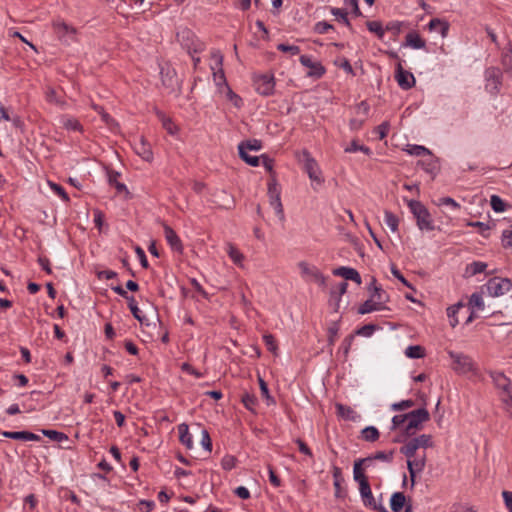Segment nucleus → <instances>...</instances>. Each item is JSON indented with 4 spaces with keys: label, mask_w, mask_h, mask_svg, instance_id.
Returning a JSON list of instances; mask_svg holds the SVG:
<instances>
[{
    "label": "nucleus",
    "mask_w": 512,
    "mask_h": 512,
    "mask_svg": "<svg viewBox=\"0 0 512 512\" xmlns=\"http://www.w3.org/2000/svg\"><path fill=\"white\" fill-rule=\"evenodd\" d=\"M418 449L419 448L415 438H412L400 448V452L404 454L408 459H411L415 456Z\"/></svg>",
    "instance_id": "72a5a7b5"
},
{
    "label": "nucleus",
    "mask_w": 512,
    "mask_h": 512,
    "mask_svg": "<svg viewBox=\"0 0 512 512\" xmlns=\"http://www.w3.org/2000/svg\"><path fill=\"white\" fill-rule=\"evenodd\" d=\"M267 196L269 199V204L275 210L276 215L281 221H284L285 214L281 202V186L277 181V177L273 176L269 178L267 183Z\"/></svg>",
    "instance_id": "f03ea898"
},
{
    "label": "nucleus",
    "mask_w": 512,
    "mask_h": 512,
    "mask_svg": "<svg viewBox=\"0 0 512 512\" xmlns=\"http://www.w3.org/2000/svg\"><path fill=\"white\" fill-rule=\"evenodd\" d=\"M406 504V496L403 492H395L390 498V508L393 512H400Z\"/></svg>",
    "instance_id": "c85d7f7f"
},
{
    "label": "nucleus",
    "mask_w": 512,
    "mask_h": 512,
    "mask_svg": "<svg viewBox=\"0 0 512 512\" xmlns=\"http://www.w3.org/2000/svg\"><path fill=\"white\" fill-rule=\"evenodd\" d=\"M428 29L431 32H437L442 38L446 37L449 31V23L439 18H433L428 24Z\"/></svg>",
    "instance_id": "4be33fe9"
},
{
    "label": "nucleus",
    "mask_w": 512,
    "mask_h": 512,
    "mask_svg": "<svg viewBox=\"0 0 512 512\" xmlns=\"http://www.w3.org/2000/svg\"><path fill=\"white\" fill-rule=\"evenodd\" d=\"M394 451L391 450L389 452L384 451H378L373 456H369L368 458L371 459V462L373 460H381L386 462H391L393 460Z\"/></svg>",
    "instance_id": "4d7b16f0"
},
{
    "label": "nucleus",
    "mask_w": 512,
    "mask_h": 512,
    "mask_svg": "<svg viewBox=\"0 0 512 512\" xmlns=\"http://www.w3.org/2000/svg\"><path fill=\"white\" fill-rule=\"evenodd\" d=\"M487 263L481 261H474L467 265L466 274L469 276H474L476 274L482 273L486 270Z\"/></svg>",
    "instance_id": "e433bc0d"
},
{
    "label": "nucleus",
    "mask_w": 512,
    "mask_h": 512,
    "mask_svg": "<svg viewBox=\"0 0 512 512\" xmlns=\"http://www.w3.org/2000/svg\"><path fill=\"white\" fill-rule=\"evenodd\" d=\"M448 355L452 360V369L457 374L463 375L475 370V363L470 356L454 351H448Z\"/></svg>",
    "instance_id": "7ed1b4c3"
},
{
    "label": "nucleus",
    "mask_w": 512,
    "mask_h": 512,
    "mask_svg": "<svg viewBox=\"0 0 512 512\" xmlns=\"http://www.w3.org/2000/svg\"><path fill=\"white\" fill-rule=\"evenodd\" d=\"M305 76L313 79L321 78L325 72V66H306Z\"/></svg>",
    "instance_id": "79ce46f5"
},
{
    "label": "nucleus",
    "mask_w": 512,
    "mask_h": 512,
    "mask_svg": "<svg viewBox=\"0 0 512 512\" xmlns=\"http://www.w3.org/2000/svg\"><path fill=\"white\" fill-rule=\"evenodd\" d=\"M48 184H49L51 190L55 194L60 196L63 201H65V202L69 201V197L62 186H60L59 184H56L54 182H48Z\"/></svg>",
    "instance_id": "0e129e2a"
},
{
    "label": "nucleus",
    "mask_w": 512,
    "mask_h": 512,
    "mask_svg": "<svg viewBox=\"0 0 512 512\" xmlns=\"http://www.w3.org/2000/svg\"><path fill=\"white\" fill-rule=\"evenodd\" d=\"M418 448H431L434 446L432 436L430 434H421L415 437Z\"/></svg>",
    "instance_id": "8fccbe9b"
},
{
    "label": "nucleus",
    "mask_w": 512,
    "mask_h": 512,
    "mask_svg": "<svg viewBox=\"0 0 512 512\" xmlns=\"http://www.w3.org/2000/svg\"><path fill=\"white\" fill-rule=\"evenodd\" d=\"M241 401L248 410H250L252 413L255 412L256 399L253 393L244 392L241 396Z\"/></svg>",
    "instance_id": "a18cd8bd"
},
{
    "label": "nucleus",
    "mask_w": 512,
    "mask_h": 512,
    "mask_svg": "<svg viewBox=\"0 0 512 512\" xmlns=\"http://www.w3.org/2000/svg\"><path fill=\"white\" fill-rule=\"evenodd\" d=\"M463 307L462 303H457L447 308V316L450 319V325L454 328L458 324V319L456 318V314L459 309Z\"/></svg>",
    "instance_id": "49530a36"
},
{
    "label": "nucleus",
    "mask_w": 512,
    "mask_h": 512,
    "mask_svg": "<svg viewBox=\"0 0 512 512\" xmlns=\"http://www.w3.org/2000/svg\"><path fill=\"white\" fill-rule=\"evenodd\" d=\"M134 151L147 162H151L153 160L151 145L143 137H141L139 141L135 143Z\"/></svg>",
    "instance_id": "2eb2a0df"
},
{
    "label": "nucleus",
    "mask_w": 512,
    "mask_h": 512,
    "mask_svg": "<svg viewBox=\"0 0 512 512\" xmlns=\"http://www.w3.org/2000/svg\"><path fill=\"white\" fill-rule=\"evenodd\" d=\"M303 169L308 174L311 181L316 182L319 185L324 182V178L321 175V170L315 158L310 160Z\"/></svg>",
    "instance_id": "6ab92c4d"
},
{
    "label": "nucleus",
    "mask_w": 512,
    "mask_h": 512,
    "mask_svg": "<svg viewBox=\"0 0 512 512\" xmlns=\"http://www.w3.org/2000/svg\"><path fill=\"white\" fill-rule=\"evenodd\" d=\"M405 43L413 49H422L425 47V40L422 39L416 31L407 33L405 36Z\"/></svg>",
    "instance_id": "bb28decb"
},
{
    "label": "nucleus",
    "mask_w": 512,
    "mask_h": 512,
    "mask_svg": "<svg viewBox=\"0 0 512 512\" xmlns=\"http://www.w3.org/2000/svg\"><path fill=\"white\" fill-rule=\"evenodd\" d=\"M294 156L298 162L304 168L307 163L310 162V160H313L314 157L311 155V153L307 149H303L300 151H295Z\"/></svg>",
    "instance_id": "37998d69"
},
{
    "label": "nucleus",
    "mask_w": 512,
    "mask_h": 512,
    "mask_svg": "<svg viewBox=\"0 0 512 512\" xmlns=\"http://www.w3.org/2000/svg\"><path fill=\"white\" fill-rule=\"evenodd\" d=\"M485 76L487 79L486 87L489 88L491 92L497 91L498 86L501 83L500 82V77H501L500 69L495 66L489 67L485 72Z\"/></svg>",
    "instance_id": "ddd939ff"
},
{
    "label": "nucleus",
    "mask_w": 512,
    "mask_h": 512,
    "mask_svg": "<svg viewBox=\"0 0 512 512\" xmlns=\"http://www.w3.org/2000/svg\"><path fill=\"white\" fill-rule=\"evenodd\" d=\"M469 305H471L474 308H477L478 310H483L484 301L482 295L479 293H473L469 299Z\"/></svg>",
    "instance_id": "680f3d73"
},
{
    "label": "nucleus",
    "mask_w": 512,
    "mask_h": 512,
    "mask_svg": "<svg viewBox=\"0 0 512 512\" xmlns=\"http://www.w3.org/2000/svg\"><path fill=\"white\" fill-rule=\"evenodd\" d=\"M333 274L335 276H341L345 280H351L356 282L358 285L361 284V276L359 272L351 267L341 266L333 270Z\"/></svg>",
    "instance_id": "dca6fc26"
},
{
    "label": "nucleus",
    "mask_w": 512,
    "mask_h": 512,
    "mask_svg": "<svg viewBox=\"0 0 512 512\" xmlns=\"http://www.w3.org/2000/svg\"><path fill=\"white\" fill-rule=\"evenodd\" d=\"M425 464H426V456L425 455H423L421 458L414 459V460L408 459L407 467H408V471L410 474L412 486L415 484L416 472L423 471V469L425 468Z\"/></svg>",
    "instance_id": "aec40b11"
},
{
    "label": "nucleus",
    "mask_w": 512,
    "mask_h": 512,
    "mask_svg": "<svg viewBox=\"0 0 512 512\" xmlns=\"http://www.w3.org/2000/svg\"><path fill=\"white\" fill-rule=\"evenodd\" d=\"M160 74L163 77L164 85L174 87L178 83V79L172 66H162Z\"/></svg>",
    "instance_id": "b1692460"
},
{
    "label": "nucleus",
    "mask_w": 512,
    "mask_h": 512,
    "mask_svg": "<svg viewBox=\"0 0 512 512\" xmlns=\"http://www.w3.org/2000/svg\"><path fill=\"white\" fill-rule=\"evenodd\" d=\"M357 151H361L366 155L371 154V150L369 147H367L365 145H360V144H358L357 141H352L351 144L347 148H345V152H347V153H353V152H357Z\"/></svg>",
    "instance_id": "5fc2aeb1"
},
{
    "label": "nucleus",
    "mask_w": 512,
    "mask_h": 512,
    "mask_svg": "<svg viewBox=\"0 0 512 512\" xmlns=\"http://www.w3.org/2000/svg\"><path fill=\"white\" fill-rule=\"evenodd\" d=\"M339 332L338 322H333L328 328V345H334Z\"/></svg>",
    "instance_id": "13d9d810"
},
{
    "label": "nucleus",
    "mask_w": 512,
    "mask_h": 512,
    "mask_svg": "<svg viewBox=\"0 0 512 512\" xmlns=\"http://www.w3.org/2000/svg\"><path fill=\"white\" fill-rule=\"evenodd\" d=\"M501 401L504 404L506 412L512 418V391L501 394Z\"/></svg>",
    "instance_id": "69168bd1"
},
{
    "label": "nucleus",
    "mask_w": 512,
    "mask_h": 512,
    "mask_svg": "<svg viewBox=\"0 0 512 512\" xmlns=\"http://www.w3.org/2000/svg\"><path fill=\"white\" fill-rule=\"evenodd\" d=\"M42 433L51 440L62 442L67 439V436L56 430H42Z\"/></svg>",
    "instance_id": "bf43d9fd"
},
{
    "label": "nucleus",
    "mask_w": 512,
    "mask_h": 512,
    "mask_svg": "<svg viewBox=\"0 0 512 512\" xmlns=\"http://www.w3.org/2000/svg\"><path fill=\"white\" fill-rule=\"evenodd\" d=\"M384 220L386 225L391 229L392 232L398 231L399 219L394 213L386 210L384 212Z\"/></svg>",
    "instance_id": "ea45409f"
},
{
    "label": "nucleus",
    "mask_w": 512,
    "mask_h": 512,
    "mask_svg": "<svg viewBox=\"0 0 512 512\" xmlns=\"http://www.w3.org/2000/svg\"><path fill=\"white\" fill-rule=\"evenodd\" d=\"M263 341H264L265 346L271 353H273V354L277 353L278 344H277L275 337L272 334H268V333L264 334Z\"/></svg>",
    "instance_id": "603ef678"
},
{
    "label": "nucleus",
    "mask_w": 512,
    "mask_h": 512,
    "mask_svg": "<svg viewBox=\"0 0 512 512\" xmlns=\"http://www.w3.org/2000/svg\"><path fill=\"white\" fill-rule=\"evenodd\" d=\"M489 375L492 378L495 387L502 391L501 394L512 391L511 380L503 372L490 371Z\"/></svg>",
    "instance_id": "f8f14e48"
},
{
    "label": "nucleus",
    "mask_w": 512,
    "mask_h": 512,
    "mask_svg": "<svg viewBox=\"0 0 512 512\" xmlns=\"http://www.w3.org/2000/svg\"><path fill=\"white\" fill-rule=\"evenodd\" d=\"M384 308L385 306L379 305V302L370 297V299L366 300L363 304L360 305L358 313L364 315L373 311L382 310Z\"/></svg>",
    "instance_id": "2f4dec72"
},
{
    "label": "nucleus",
    "mask_w": 512,
    "mask_h": 512,
    "mask_svg": "<svg viewBox=\"0 0 512 512\" xmlns=\"http://www.w3.org/2000/svg\"><path fill=\"white\" fill-rule=\"evenodd\" d=\"M347 287H348V284L347 282L343 281L341 282L337 289H332L331 290V297L332 298H335L337 303L340 301V297L346 293L347 291Z\"/></svg>",
    "instance_id": "e2e57ef3"
},
{
    "label": "nucleus",
    "mask_w": 512,
    "mask_h": 512,
    "mask_svg": "<svg viewBox=\"0 0 512 512\" xmlns=\"http://www.w3.org/2000/svg\"><path fill=\"white\" fill-rule=\"evenodd\" d=\"M405 355L411 359H420L425 356V349L420 345H411L406 348Z\"/></svg>",
    "instance_id": "f704fd0d"
},
{
    "label": "nucleus",
    "mask_w": 512,
    "mask_h": 512,
    "mask_svg": "<svg viewBox=\"0 0 512 512\" xmlns=\"http://www.w3.org/2000/svg\"><path fill=\"white\" fill-rule=\"evenodd\" d=\"M260 161L267 172H269V175L271 177H276V172L274 171V160L270 158L267 154H262L258 156V165L260 164Z\"/></svg>",
    "instance_id": "4c0bfd02"
},
{
    "label": "nucleus",
    "mask_w": 512,
    "mask_h": 512,
    "mask_svg": "<svg viewBox=\"0 0 512 512\" xmlns=\"http://www.w3.org/2000/svg\"><path fill=\"white\" fill-rule=\"evenodd\" d=\"M156 115L158 119L161 121L163 128L171 135H175L178 132V127L174 124L172 119L168 117L165 113L161 111H157Z\"/></svg>",
    "instance_id": "c756f323"
},
{
    "label": "nucleus",
    "mask_w": 512,
    "mask_h": 512,
    "mask_svg": "<svg viewBox=\"0 0 512 512\" xmlns=\"http://www.w3.org/2000/svg\"><path fill=\"white\" fill-rule=\"evenodd\" d=\"M370 297L379 302L381 306H384V304L389 301V296L382 287H374V291L370 293Z\"/></svg>",
    "instance_id": "58836bf2"
},
{
    "label": "nucleus",
    "mask_w": 512,
    "mask_h": 512,
    "mask_svg": "<svg viewBox=\"0 0 512 512\" xmlns=\"http://www.w3.org/2000/svg\"><path fill=\"white\" fill-rule=\"evenodd\" d=\"M213 70V80L217 87V91L219 94L224 93V86H229L226 82V78L221 66L212 67Z\"/></svg>",
    "instance_id": "393cba45"
},
{
    "label": "nucleus",
    "mask_w": 512,
    "mask_h": 512,
    "mask_svg": "<svg viewBox=\"0 0 512 512\" xmlns=\"http://www.w3.org/2000/svg\"><path fill=\"white\" fill-rule=\"evenodd\" d=\"M239 157L252 167H256V140H247L238 145Z\"/></svg>",
    "instance_id": "0eeeda50"
},
{
    "label": "nucleus",
    "mask_w": 512,
    "mask_h": 512,
    "mask_svg": "<svg viewBox=\"0 0 512 512\" xmlns=\"http://www.w3.org/2000/svg\"><path fill=\"white\" fill-rule=\"evenodd\" d=\"M227 253L229 255V257L232 259V261L237 264V265H241V262H242V254L236 249V247H234L232 244H228L227 245Z\"/></svg>",
    "instance_id": "6e6d98bb"
},
{
    "label": "nucleus",
    "mask_w": 512,
    "mask_h": 512,
    "mask_svg": "<svg viewBox=\"0 0 512 512\" xmlns=\"http://www.w3.org/2000/svg\"><path fill=\"white\" fill-rule=\"evenodd\" d=\"M332 474L334 478V488H335V497L343 498L346 495V492L342 489V482L344 481L342 476L341 468L337 466H333Z\"/></svg>",
    "instance_id": "5701e85b"
},
{
    "label": "nucleus",
    "mask_w": 512,
    "mask_h": 512,
    "mask_svg": "<svg viewBox=\"0 0 512 512\" xmlns=\"http://www.w3.org/2000/svg\"><path fill=\"white\" fill-rule=\"evenodd\" d=\"M274 76L273 75H262L258 77V93L268 96L274 91Z\"/></svg>",
    "instance_id": "a211bd4d"
},
{
    "label": "nucleus",
    "mask_w": 512,
    "mask_h": 512,
    "mask_svg": "<svg viewBox=\"0 0 512 512\" xmlns=\"http://www.w3.org/2000/svg\"><path fill=\"white\" fill-rule=\"evenodd\" d=\"M362 438L367 442H375L379 439V431L374 426H367L362 431Z\"/></svg>",
    "instance_id": "c9c22d12"
},
{
    "label": "nucleus",
    "mask_w": 512,
    "mask_h": 512,
    "mask_svg": "<svg viewBox=\"0 0 512 512\" xmlns=\"http://www.w3.org/2000/svg\"><path fill=\"white\" fill-rule=\"evenodd\" d=\"M118 177H119V174L118 173H109L108 175V180H109V183L111 185H114L116 190L119 192V193H128V190H127V187L125 184L123 183H120L118 181Z\"/></svg>",
    "instance_id": "de8ad7c7"
},
{
    "label": "nucleus",
    "mask_w": 512,
    "mask_h": 512,
    "mask_svg": "<svg viewBox=\"0 0 512 512\" xmlns=\"http://www.w3.org/2000/svg\"><path fill=\"white\" fill-rule=\"evenodd\" d=\"M221 95L225 96L226 99L229 100L234 107H241L242 99L237 94H235L229 86H224V93Z\"/></svg>",
    "instance_id": "a19ab883"
},
{
    "label": "nucleus",
    "mask_w": 512,
    "mask_h": 512,
    "mask_svg": "<svg viewBox=\"0 0 512 512\" xmlns=\"http://www.w3.org/2000/svg\"><path fill=\"white\" fill-rule=\"evenodd\" d=\"M179 440L188 449L193 447L192 435L189 432L188 426L184 423L178 426Z\"/></svg>",
    "instance_id": "7c9ffc66"
},
{
    "label": "nucleus",
    "mask_w": 512,
    "mask_h": 512,
    "mask_svg": "<svg viewBox=\"0 0 512 512\" xmlns=\"http://www.w3.org/2000/svg\"><path fill=\"white\" fill-rule=\"evenodd\" d=\"M485 286L490 296L499 297L512 289V281L509 278L493 277Z\"/></svg>",
    "instance_id": "39448f33"
},
{
    "label": "nucleus",
    "mask_w": 512,
    "mask_h": 512,
    "mask_svg": "<svg viewBox=\"0 0 512 512\" xmlns=\"http://www.w3.org/2000/svg\"><path fill=\"white\" fill-rule=\"evenodd\" d=\"M370 463H371L370 458H363V459H358L355 461L354 467H353V477H354V480L356 482H358L359 485L369 482L368 478L364 474L362 465L368 466Z\"/></svg>",
    "instance_id": "f3484780"
},
{
    "label": "nucleus",
    "mask_w": 512,
    "mask_h": 512,
    "mask_svg": "<svg viewBox=\"0 0 512 512\" xmlns=\"http://www.w3.org/2000/svg\"><path fill=\"white\" fill-rule=\"evenodd\" d=\"M54 31L57 37L66 44L76 40V29L65 22H55Z\"/></svg>",
    "instance_id": "1a4fd4ad"
},
{
    "label": "nucleus",
    "mask_w": 512,
    "mask_h": 512,
    "mask_svg": "<svg viewBox=\"0 0 512 512\" xmlns=\"http://www.w3.org/2000/svg\"><path fill=\"white\" fill-rule=\"evenodd\" d=\"M2 435L6 438L24 440V441H39V435L28 431H5Z\"/></svg>",
    "instance_id": "412c9836"
},
{
    "label": "nucleus",
    "mask_w": 512,
    "mask_h": 512,
    "mask_svg": "<svg viewBox=\"0 0 512 512\" xmlns=\"http://www.w3.org/2000/svg\"><path fill=\"white\" fill-rule=\"evenodd\" d=\"M155 502L152 500H140L137 504L139 512H152L155 509Z\"/></svg>",
    "instance_id": "052dcab7"
},
{
    "label": "nucleus",
    "mask_w": 512,
    "mask_h": 512,
    "mask_svg": "<svg viewBox=\"0 0 512 512\" xmlns=\"http://www.w3.org/2000/svg\"><path fill=\"white\" fill-rule=\"evenodd\" d=\"M298 267L302 277H304L306 280L314 281L319 286L326 287V277L316 266L310 265L305 261H301L298 263Z\"/></svg>",
    "instance_id": "423d86ee"
},
{
    "label": "nucleus",
    "mask_w": 512,
    "mask_h": 512,
    "mask_svg": "<svg viewBox=\"0 0 512 512\" xmlns=\"http://www.w3.org/2000/svg\"><path fill=\"white\" fill-rule=\"evenodd\" d=\"M430 419L429 412L426 408H419L408 413L407 425L405 427V434L411 436L415 430L421 428L422 423Z\"/></svg>",
    "instance_id": "20e7f679"
},
{
    "label": "nucleus",
    "mask_w": 512,
    "mask_h": 512,
    "mask_svg": "<svg viewBox=\"0 0 512 512\" xmlns=\"http://www.w3.org/2000/svg\"><path fill=\"white\" fill-rule=\"evenodd\" d=\"M258 386L260 389L261 397L263 400H265L266 405L268 407L275 406L276 400H275L274 396L271 395L267 383L259 375H258Z\"/></svg>",
    "instance_id": "a878e982"
},
{
    "label": "nucleus",
    "mask_w": 512,
    "mask_h": 512,
    "mask_svg": "<svg viewBox=\"0 0 512 512\" xmlns=\"http://www.w3.org/2000/svg\"><path fill=\"white\" fill-rule=\"evenodd\" d=\"M277 49L295 56L300 54V48L296 45L279 44Z\"/></svg>",
    "instance_id": "338daca9"
},
{
    "label": "nucleus",
    "mask_w": 512,
    "mask_h": 512,
    "mask_svg": "<svg viewBox=\"0 0 512 512\" xmlns=\"http://www.w3.org/2000/svg\"><path fill=\"white\" fill-rule=\"evenodd\" d=\"M490 205L492 209L498 213L506 210V203L498 195L491 196Z\"/></svg>",
    "instance_id": "864d4df0"
},
{
    "label": "nucleus",
    "mask_w": 512,
    "mask_h": 512,
    "mask_svg": "<svg viewBox=\"0 0 512 512\" xmlns=\"http://www.w3.org/2000/svg\"><path fill=\"white\" fill-rule=\"evenodd\" d=\"M408 207L416 219L417 226L420 230H434V223L428 209L417 200H409Z\"/></svg>",
    "instance_id": "f257e3e1"
},
{
    "label": "nucleus",
    "mask_w": 512,
    "mask_h": 512,
    "mask_svg": "<svg viewBox=\"0 0 512 512\" xmlns=\"http://www.w3.org/2000/svg\"><path fill=\"white\" fill-rule=\"evenodd\" d=\"M422 169L431 176L432 179L440 172V164L438 158L430 151V154L424 156L417 163Z\"/></svg>",
    "instance_id": "9d476101"
},
{
    "label": "nucleus",
    "mask_w": 512,
    "mask_h": 512,
    "mask_svg": "<svg viewBox=\"0 0 512 512\" xmlns=\"http://www.w3.org/2000/svg\"><path fill=\"white\" fill-rule=\"evenodd\" d=\"M60 124L68 131L82 132V125L74 117L68 115L61 116Z\"/></svg>",
    "instance_id": "cd10ccee"
},
{
    "label": "nucleus",
    "mask_w": 512,
    "mask_h": 512,
    "mask_svg": "<svg viewBox=\"0 0 512 512\" xmlns=\"http://www.w3.org/2000/svg\"><path fill=\"white\" fill-rule=\"evenodd\" d=\"M366 26L368 30L372 33H375L378 38H383L384 36V29L382 27V23L379 21H367Z\"/></svg>",
    "instance_id": "3c124183"
},
{
    "label": "nucleus",
    "mask_w": 512,
    "mask_h": 512,
    "mask_svg": "<svg viewBox=\"0 0 512 512\" xmlns=\"http://www.w3.org/2000/svg\"><path fill=\"white\" fill-rule=\"evenodd\" d=\"M394 77L398 85L404 90H408L415 85L414 75L405 70L403 66H397Z\"/></svg>",
    "instance_id": "9b49d317"
},
{
    "label": "nucleus",
    "mask_w": 512,
    "mask_h": 512,
    "mask_svg": "<svg viewBox=\"0 0 512 512\" xmlns=\"http://www.w3.org/2000/svg\"><path fill=\"white\" fill-rule=\"evenodd\" d=\"M406 152L410 155L422 158L430 154V150L422 145H407Z\"/></svg>",
    "instance_id": "c03bdc74"
},
{
    "label": "nucleus",
    "mask_w": 512,
    "mask_h": 512,
    "mask_svg": "<svg viewBox=\"0 0 512 512\" xmlns=\"http://www.w3.org/2000/svg\"><path fill=\"white\" fill-rule=\"evenodd\" d=\"M164 236L171 249L176 252L183 251V245L176 232L168 225H164Z\"/></svg>",
    "instance_id": "4468645a"
},
{
    "label": "nucleus",
    "mask_w": 512,
    "mask_h": 512,
    "mask_svg": "<svg viewBox=\"0 0 512 512\" xmlns=\"http://www.w3.org/2000/svg\"><path fill=\"white\" fill-rule=\"evenodd\" d=\"M337 415L345 420L354 421L357 418L356 412L349 406L336 403Z\"/></svg>",
    "instance_id": "473e14b6"
},
{
    "label": "nucleus",
    "mask_w": 512,
    "mask_h": 512,
    "mask_svg": "<svg viewBox=\"0 0 512 512\" xmlns=\"http://www.w3.org/2000/svg\"><path fill=\"white\" fill-rule=\"evenodd\" d=\"M331 13L337 17L339 21H341L344 25H346L350 30H352L351 23L347 17L348 13L341 8H332Z\"/></svg>",
    "instance_id": "09e8293b"
},
{
    "label": "nucleus",
    "mask_w": 512,
    "mask_h": 512,
    "mask_svg": "<svg viewBox=\"0 0 512 512\" xmlns=\"http://www.w3.org/2000/svg\"><path fill=\"white\" fill-rule=\"evenodd\" d=\"M502 244L504 248L512 249V230H504L502 233Z\"/></svg>",
    "instance_id": "774afa93"
},
{
    "label": "nucleus",
    "mask_w": 512,
    "mask_h": 512,
    "mask_svg": "<svg viewBox=\"0 0 512 512\" xmlns=\"http://www.w3.org/2000/svg\"><path fill=\"white\" fill-rule=\"evenodd\" d=\"M359 492L366 507H370L378 512H388L387 508L382 504H377L369 482L359 485Z\"/></svg>",
    "instance_id": "6e6552de"
}]
</instances>
